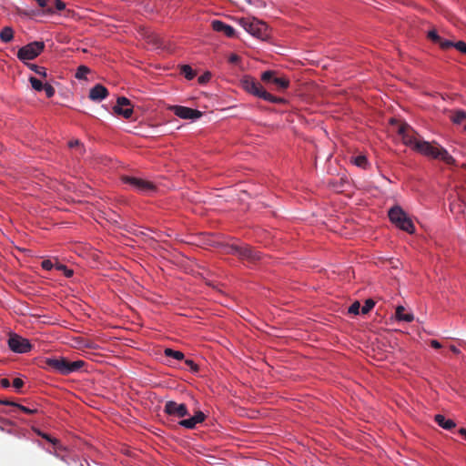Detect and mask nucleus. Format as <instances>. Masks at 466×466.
<instances>
[{"label":"nucleus","instance_id":"f257e3e1","mask_svg":"<svg viewBox=\"0 0 466 466\" xmlns=\"http://www.w3.org/2000/svg\"><path fill=\"white\" fill-rule=\"evenodd\" d=\"M399 134L401 136L404 145L420 155L441 160L450 166L456 165L455 158L440 143L436 141L429 142L414 134H410L405 131L403 127L399 129Z\"/></svg>","mask_w":466,"mask_h":466},{"label":"nucleus","instance_id":"f03ea898","mask_svg":"<svg viewBox=\"0 0 466 466\" xmlns=\"http://www.w3.org/2000/svg\"><path fill=\"white\" fill-rule=\"evenodd\" d=\"M46 367L53 371L62 375H69L78 371L85 364L83 360L68 361L64 357L47 358L46 360Z\"/></svg>","mask_w":466,"mask_h":466},{"label":"nucleus","instance_id":"7ed1b4c3","mask_svg":"<svg viewBox=\"0 0 466 466\" xmlns=\"http://www.w3.org/2000/svg\"><path fill=\"white\" fill-rule=\"evenodd\" d=\"M239 25L248 32L250 35L265 41L269 37L268 27L267 24L257 18H241L239 19Z\"/></svg>","mask_w":466,"mask_h":466},{"label":"nucleus","instance_id":"20e7f679","mask_svg":"<svg viewBox=\"0 0 466 466\" xmlns=\"http://www.w3.org/2000/svg\"><path fill=\"white\" fill-rule=\"evenodd\" d=\"M388 217L398 228L410 234L414 232L415 227L412 220L400 206L396 205L390 208L388 211Z\"/></svg>","mask_w":466,"mask_h":466},{"label":"nucleus","instance_id":"39448f33","mask_svg":"<svg viewBox=\"0 0 466 466\" xmlns=\"http://www.w3.org/2000/svg\"><path fill=\"white\" fill-rule=\"evenodd\" d=\"M223 249L225 253L237 256L241 259L255 261L260 258L259 252L243 243L225 244Z\"/></svg>","mask_w":466,"mask_h":466},{"label":"nucleus","instance_id":"423d86ee","mask_svg":"<svg viewBox=\"0 0 466 466\" xmlns=\"http://www.w3.org/2000/svg\"><path fill=\"white\" fill-rule=\"evenodd\" d=\"M121 179L123 183L141 194H151L156 190V186L148 180L130 176H123Z\"/></svg>","mask_w":466,"mask_h":466},{"label":"nucleus","instance_id":"0eeeda50","mask_svg":"<svg viewBox=\"0 0 466 466\" xmlns=\"http://www.w3.org/2000/svg\"><path fill=\"white\" fill-rule=\"evenodd\" d=\"M44 42L35 41L31 42L21 48L17 52L19 60L25 62V60H33L44 50Z\"/></svg>","mask_w":466,"mask_h":466},{"label":"nucleus","instance_id":"6e6552de","mask_svg":"<svg viewBox=\"0 0 466 466\" xmlns=\"http://www.w3.org/2000/svg\"><path fill=\"white\" fill-rule=\"evenodd\" d=\"M7 344L9 349L17 354H25L32 350V344L29 339L16 334H9Z\"/></svg>","mask_w":466,"mask_h":466},{"label":"nucleus","instance_id":"1a4fd4ad","mask_svg":"<svg viewBox=\"0 0 466 466\" xmlns=\"http://www.w3.org/2000/svg\"><path fill=\"white\" fill-rule=\"evenodd\" d=\"M242 88L248 93L263 99V94L266 90L263 86L251 76H244L240 81Z\"/></svg>","mask_w":466,"mask_h":466},{"label":"nucleus","instance_id":"9d476101","mask_svg":"<svg viewBox=\"0 0 466 466\" xmlns=\"http://www.w3.org/2000/svg\"><path fill=\"white\" fill-rule=\"evenodd\" d=\"M261 80L273 84L278 90H284L289 86V80L288 78L277 76L276 72L272 70L264 71L261 74Z\"/></svg>","mask_w":466,"mask_h":466},{"label":"nucleus","instance_id":"9b49d317","mask_svg":"<svg viewBox=\"0 0 466 466\" xmlns=\"http://www.w3.org/2000/svg\"><path fill=\"white\" fill-rule=\"evenodd\" d=\"M164 412L169 416L183 418L188 415V410L186 404L177 403L174 400H167L164 407Z\"/></svg>","mask_w":466,"mask_h":466},{"label":"nucleus","instance_id":"f8f14e48","mask_svg":"<svg viewBox=\"0 0 466 466\" xmlns=\"http://www.w3.org/2000/svg\"><path fill=\"white\" fill-rule=\"evenodd\" d=\"M113 111L116 115L121 116L124 118L131 117L133 114V106L130 100L125 96H119L116 99V104L113 106Z\"/></svg>","mask_w":466,"mask_h":466},{"label":"nucleus","instance_id":"ddd939ff","mask_svg":"<svg viewBox=\"0 0 466 466\" xmlns=\"http://www.w3.org/2000/svg\"><path fill=\"white\" fill-rule=\"evenodd\" d=\"M170 110L178 117L182 119H191L196 120L202 116V112L198 109H193L190 107L183 106H170Z\"/></svg>","mask_w":466,"mask_h":466},{"label":"nucleus","instance_id":"4468645a","mask_svg":"<svg viewBox=\"0 0 466 466\" xmlns=\"http://www.w3.org/2000/svg\"><path fill=\"white\" fill-rule=\"evenodd\" d=\"M211 27L215 32L222 33L228 37H236L235 28L221 20H213L211 22Z\"/></svg>","mask_w":466,"mask_h":466},{"label":"nucleus","instance_id":"2eb2a0df","mask_svg":"<svg viewBox=\"0 0 466 466\" xmlns=\"http://www.w3.org/2000/svg\"><path fill=\"white\" fill-rule=\"evenodd\" d=\"M206 415L201 410H198L193 416L188 419L181 420L178 424L186 429H195L197 424L201 423L205 420Z\"/></svg>","mask_w":466,"mask_h":466},{"label":"nucleus","instance_id":"dca6fc26","mask_svg":"<svg viewBox=\"0 0 466 466\" xmlns=\"http://www.w3.org/2000/svg\"><path fill=\"white\" fill-rule=\"evenodd\" d=\"M108 95L107 89L101 84L95 85L89 91V98L95 102H100Z\"/></svg>","mask_w":466,"mask_h":466},{"label":"nucleus","instance_id":"f3484780","mask_svg":"<svg viewBox=\"0 0 466 466\" xmlns=\"http://www.w3.org/2000/svg\"><path fill=\"white\" fill-rule=\"evenodd\" d=\"M395 318L398 321L411 322L414 319V314L411 311L405 312V308L399 305L396 308Z\"/></svg>","mask_w":466,"mask_h":466},{"label":"nucleus","instance_id":"a211bd4d","mask_svg":"<svg viewBox=\"0 0 466 466\" xmlns=\"http://www.w3.org/2000/svg\"><path fill=\"white\" fill-rule=\"evenodd\" d=\"M435 421L440 427H441L444 430H451L456 426L454 420L451 419H446L441 414L435 415Z\"/></svg>","mask_w":466,"mask_h":466},{"label":"nucleus","instance_id":"6ab92c4d","mask_svg":"<svg viewBox=\"0 0 466 466\" xmlns=\"http://www.w3.org/2000/svg\"><path fill=\"white\" fill-rule=\"evenodd\" d=\"M14 38V31L12 27L5 26L0 31V39L4 43H9Z\"/></svg>","mask_w":466,"mask_h":466},{"label":"nucleus","instance_id":"aec40b11","mask_svg":"<svg viewBox=\"0 0 466 466\" xmlns=\"http://www.w3.org/2000/svg\"><path fill=\"white\" fill-rule=\"evenodd\" d=\"M451 121L456 125H461L466 121V112L464 110H456L453 112Z\"/></svg>","mask_w":466,"mask_h":466},{"label":"nucleus","instance_id":"412c9836","mask_svg":"<svg viewBox=\"0 0 466 466\" xmlns=\"http://www.w3.org/2000/svg\"><path fill=\"white\" fill-rule=\"evenodd\" d=\"M164 354H165V356L173 358V359H175L177 360H182L184 359V357H185L184 353L182 351L175 350L170 349V348L165 349Z\"/></svg>","mask_w":466,"mask_h":466},{"label":"nucleus","instance_id":"4be33fe9","mask_svg":"<svg viewBox=\"0 0 466 466\" xmlns=\"http://www.w3.org/2000/svg\"><path fill=\"white\" fill-rule=\"evenodd\" d=\"M30 70L34 71L38 76L46 78L47 76L46 68L44 66H37L35 64H27Z\"/></svg>","mask_w":466,"mask_h":466},{"label":"nucleus","instance_id":"5701e85b","mask_svg":"<svg viewBox=\"0 0 466 466\" xmlns=\"http://www.w3.org/2000/svg\"><path fill=\"white\" fill-rule=\"evenodd\" d=\"M263 100L273 103V104H282L286 101L284 98L275 96L268 92H266V94H263Z\"/></svg>","mask_w":466,"mask_h":466},{"label":"nucleus","instance_id":"b1692460","mask_svg":"<svg viewBox=\"0 0 466 466\" xmlns=\"http://www.w3.org/2000/svg\"><path fill=\"white\" fill-rule=\"evenodd\" d=\"M29 82H30L31 86H32V88L34 90H35L37 92L43 91L45 84H43L42 81H40L39 79H37L35 76H30L29 77Z\"/></svg>","mask_w":466,"mask_h":466},{"label":"nucleus","instance_id":"393cba45","mask_svg":"<svg viewBox=\"0 0 466 466\" xmlns=\"http://www.w3.org/2000/svg\"><path fill=\"white\" fill-rule=\"evenodd\" d=\"M352 162L355 166L362 168H366V167L368 166V159L364 155L355 157Z\"/></svg>","mask_w":466,"mask_h":466},{"label":"nucleus","instance_id":"a878e982","mask_svg":"<svg viewBox=\"0 0 466 466\" xmlns=\"http://www.w3.org/2000/svg\"><path fill=\"white\" fill-rule=\"evenodd\" d=\"M181 73L188 80H191L195 77V72L189 65H183L181 66Z\"/></svg>","mask_w":466,"mask_h":466},{"label":"nucleus","instance_id":"bb28decb","mask_svg":"<svg viewBox=\"0 0 466 466\" xmlns=\"http://www.w3.org/2000/svg\"><path fill=\"white\" fill-rule=\"evenodd\" d=\"M90 73V69L86 66H79L76 72V77L77 79H85L86 75Z\"/></svg>","mask_w":466,"mask_h":466},{"label":"nucleus","instance_id":"cd10ccee","mask_svg":"<svg viewBox=\"0 0 466 466\" xmlns=\"http://www.w3.org/2000/svg\"><path fill=\"white\" fill-rule=\"evenodd\" d=\"M56 269L64 273L66 278H71L74 274L73 269L68 268L66 265L56 263Z\"/></svg>","mask_w":466,"mask_h":466},{"label":"nucleus","instance_id":"c85d7f7f","mask_svg":"<svg viewBox=\"0 0 466 466\" xmlns=\"http://www.w3.org/2000/svg\"><path fill=\"white\" fill-rule=\"evenodd\" d=\"M375 306V302L371 299H368L365 300L364 305L360 308L362 314L369 313Z\"/></svg>","mask_w":466,"mask_h":466},{"label":"nucleus","instance_id":"c756f323","mask_svg":"<svg viewBox=\"0 0 466 466\" xmlns=\"http://www.w3.org/2000/svg\"><path fill=\"white\" fill-rule=\"evenodd\" d=\"M68 147L70 148H77L79 154H83L85 151L83 145L81 144V142L78 139H73V140L69 141Z\"/></svg>","mask_w":466,"mask_h":466},{"label":"nucleus","instance_id":"7c9ffc66","mask_svg":"<svg viewBox=\"0 0 466 466\" xmlns=\"http://www.w3.org/2000/svg\"><path fill=\"white\" fill-rule=\"evenodd\" d=\"M247 2L256 9H263L267 6L265 0H247Z\"/></svg>","mask_w":466,"mask_h":466},{"label":"nucleus","instance_id":"2f4dec72","mask_svg":"<svg viewBox=\"0 0 466 466\" xmlns=\"http://www.w3.org/2000/svg\"><path fill=\"white\" fill-rule=\"evenodd\" d=\"M360 310L361 311V309H360V304L359 301H355L353 302L348 309V312L350 314H354V315H358L360 313Z\"/></svg>","mask_w":466,"mask_h":466},{"label":"nucleus","instance_id":"473e14b6","mask_svg":"<svg viewBox=\"0 0 466 466\" xmlns=\"http://www.w3.org/2000/svg\"><path fill=\"white\" fill-rule=\"evenodd\" d=\"M438 45L441 49H448L450 47H453L454 42L448 39L441 38V41L438 42Z\"/></svg>","mask_w":466,"mask_h":466},{"label":"nucleus","instance_id":"72a5a7b5","mask_svg":"<svg viewBox=\"0 0 466 466\" xmlns=\"http://www.w3.org/2000/svg\"><path fill=\"white\" fill-rule=\"evenodd\" d=\"M43 91L48 98L53 97L56 93L55 88L48 83L45 84Z\"/></svg>","mask_w":466,"mask_h":466},{"label":"nucleus","instance_id":"f704fd0d","mask_svg":"<svg viewBox=\"0 0 466 466\" xmlns=\"http://www.w3.org/2000/svg\"><path fill=\"white\" fill-rule=\"evenodd\" d=\"M41 266L46 270L56 269V263H53L50 259H45L42 261Z\"/></svg>","mask_w":466,"mask_h":466},{"label":"nucleus","instance_id":"c9c22d12","mask_svg":"<svg viewBox=\"0 0 466 466\" xmlns=\"http://www.w3.org/2000/svg\"><path fill=\"white\" fill-rule=\"evenodd\" d=\"M453 47L462 54H466V43L464 41L454 42Z\"/></svg>","mask_w":466,"mask_h":466},{"label":"nucleus","instance_id":"e433bc0d","mask_svg":"<svg viewBox=\"0 0 466 466\" xmlns=\"http://www.w3.org/2000/svg\"><path fill=\"white\" fill-rule=\"evenodd\" d=\"M428 37L436 44H438V42L441 41V38L436 30L429 31Z\"/></svg>","mask_w":466,"mask_h":466},{"label":"nucleus","instance_id":"4c0bfd02","mask_svg":"<svg viewBox=\"0 0 466 466\" xmlns=\"http://www.w3.org/2000/svg\"><path fill=\"white\" fill-rule=\"evenodd\" d=\"M186 365L188 367L189 370L192 372H197L198 370V366L195 363L193 360H186Z\"/></svg>","mask_w":466,"mask_h":466},{"label":"nucleus","instance_id":"58836bf2","mask_svg":"<svg viewBox=\"0 0 466 466\" xmlns=\"http://www.w3.org/2000/svg\"><path fill=\"white\" fill-rule=\"evenodd\" d=\"M16 408H18L23 412L27 413V414H34V413L37 412V409H31V408L26 407V406L18 404V403L16 405Z\"/></svg>","mask_w":466,"mask_h":466},{"label":"nucleus","instance_id":"ea45409f","mask_svg":"<svg viewBox=\"0 0 466 466\" xmlns=\"http://www.w3.org/2000/svg\"><path fill=\"white\" fill-rule=\"evenodd\" d=\"M24 385V381L20 379V378H15L14 380H13V387L16 390H19Z\"/></svg>","mask_w":466,"mask_h":466},{"label":"nucleus","instance_id":"a19ab883","mask_svg":"<svg viewBox=\"0 0 466 466\" xmlns=\"http://www.w3.org/2000/svg\"><path fill=\"white\" fill-rule=\"evenodd\" d=\"M55 7L57 11H62L66 8V4L62 0H55Z\"/></svg>","mask_w":466,"mask_h":466},{"label":"nucleus","instance_id":"79ce46f5","mask_svg":"<svg viewBox=\"0 0 466 466\" xmlns=\"http://www.w3.org/2000/svg\"><path fill=\"white\" fill-rule=\"evenodd\" d=\"M240 60V57L237 54H230L228 56V62L231 64H237Z\"/></svg>","mask_w":466,"mask_h":466},{"label":"nucleus","instance_id":"37998d69","mask_svg":"<svg viewBox=\"0 0 466 466\" xmlns=\"http://www.w3.org/2000/svg\"><path fill=\"white\" fill-rule=\"evenodd\" d=\"M210 77H211V74L209 72H207L199 77L198 81H199V83L203 84V83L208 82L210 79Z\"/></svg>","mask_w":466,"mask_h":466},{"label":"nucleus","instance_id":"c03bdc74","mask_svg":"<svg viewBox=\"0 0 466 466\" xmlns=\"http://www.w3.org/2000/svg\"><path fill=\"white\" fill-rule=\"evenodd\" d=\"M0 386L4 389L9 388L10 387L9 380L5 379V378L0 379Z\"/></svg>","mask_w":466,"mask_h":466},{"label":"nucleus","instance_id":"a18cd8bd","mask_svg":"<svg viewBox=\"0 0 466 466\" xmlns=\"http://www.w3.org/2000/svg\"><path fill=\"white\" fill-rule=\"evenodd\" d=\"M0 404L6 405V406H14L16 407L17 403L14 401H10L7 400H1L0 399Z\"/></svg>","mask_w":466,"mask_h":466},{"label":"nucleus","instance_id":"49530a36","mask_svg":"<svg viewBox=\"0 0 466 466\" xmlns=\"http://www.w3.org/2000/svg\"><path fill=\"white\" fill-rule=\"evenodd\" d=\"M41 436L46 439V441H48L49 442L53 443V444H56L57 442V440L56 439H54L52 437H50L49 435L47 434H41Z\"/></svg>","mask_w":466,"mask_h":466},{"label":"nucleus","instance_id":"de8ad7c7","mask_svg":"<svg viewBox=\"0 0 466 466\" xmlns=\"http://www.w3.org/2000/svg\"><path fill=\"white\" fill-rule=\"evenodd\" d=\"M431 345L434 349H440L441 347V343L438 340H436V339H432L431 341Z\"/></svg>","mask_w":466,"mask_h":466},{"label":"nucleus","instance_id":"09e8293b","mask_svg":"<svg viewBox=\"0 0 466 466\" xmlns=\"http://www.w3.org/2000/svg\"><path fill=\"white\" fill-rule=\"evenodd\" d=\"M451 350L455 354H460V350L456 346H451Z\"/></svg>","mask_w":466,"mask_h":466},{"label":"nucleus","instance_id":"8fccbe9b","mask_svg":"<svg viewBox=\"0 0 466 466\" xmlns=\"http://www.w3.org/2000/svg\"><path fill=\"white\" fill-rule=\"evenodd\" d=\"M459 433L464 437V439L466 440V429L465 428H461L459 430Z\"/></svg>","mask_w":466,"mask_h":466},{"label":"nucleus","instance_id":"3c124183","mask_svg":"<svg viewBox=\"0 0 466 466\" xmlns=\"http://www.w3.org/2000/svg\"><path fill=\"white\" fill-rule=\"evenodd\" d=\"M46 13H47V14H54V13H55V10H54L53 8H51V7H47V8L46 9Z\"/></svg>","mask_w":466,"mask_h":466},{"label":"nucleus","instance_id":"603ef678","mask_svg":"<svg viewBox=\"0 0 466 466\" xmlns=\"http://www.w3.org/2000/svg\"><path fill=\"white\" fill-rule=\"evenodd\" d=\"M343 188H344V187H343L342 183L339 187H335L336 190H343Z\"/></svg>","mask_w":466,"mask_h":466}]
</instances>
